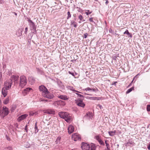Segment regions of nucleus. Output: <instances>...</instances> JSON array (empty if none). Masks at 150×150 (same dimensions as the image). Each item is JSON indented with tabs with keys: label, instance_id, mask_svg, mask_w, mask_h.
Here are the masks:
<instances>
[{
	"label": "nucleus",
	"instance_id": "f257e3e1",
	"mask_svg": "<svg viewBox=\"0 0 150 150\" xmlns=\"http://www.w3.org/2000/svg\"><path fill=\"white\" fill-rule=\"evenodd\" d=\"M12 82L10 81L8 82H5L4 85L5 87H4L2 89L1 93L4 96V97H5L7 95L8 93L7 90L10 88L11 86Z\"/></svg>",
	"mask_w": 150,
	"mask_h": 150
},
{
	"label": "nucleus",
	"instance_id": "f03ea898",
	"mask_svg": "<svg viewBox=\"0 0 150 150\" xmlns=\"http://www.w3.org/2000/svg\"><path fill=\"white\" fill-rule=\"evenodd\" d=\"M59 115L61 118L64 119L68 122H69L71 120V117L67 112H59Z\"/></svg>",
	"mask_w": 150,
	"mask_h": 150
},
{
	"label": "nucleus",
	"instance_id": "7ed1b4c3",
	"mask_svg": "<svg viewBox=\"0 0 150 150\" xmlns=\"http://www.w3.org/2000/svg\"><path fill=\"white\" fill-rule=\"evenodd\" d=\"M27 79L24 76H21L20 77L19 86L22 88L25 86L27 83Z\"/></svg>",
	"mask_w": 150,
	"mask_h": 150
},
{
	"label": "nucleus",
	"instance_id": "20e7f679",
	"mask_svg": "<svg viewBox=\"0 0 150 150\" xmlns=\"http://www.w3.org/2000/svg\"><path fill=\"white\" fill-rule=\"evenodd\" d=\"M19 79V76L17 75H12L11 76V79L8 81L7 82H10V81H11L12 83V81L14 82L15 84L18 83V80Z\"/></svg>",
	"mask_w": 150,
	"mask_h": 150
},
{
	"label": "nucleus",
	"instance_id": "39448f33",
	"mask_svg": "<svg viewBox=\"0 0 150 150\" xmlns=\"http://www.w3.org/2000/svg\"><path fill=\"white\" fill-rule=\"evenodd\" d=\"M42 95L44 97L50 99H52L53 97V95L48 91L44 93V94Z\"/></svg>",
	"mask_w": 150,
	"mask_h": 150
},
{
	"label": "nucleus",
	"instance_id": "423d86ee",
	"mask_svg": "<svg viewBox=\"0 0 150 150\" xmlns=\"http://www.w3.org/2000/svg\"><path fill=\"white\" fill-rule=\"evenodd\" d=\"M76 103L78 106L82 108H84L85 105L83 100L80 99H78L76 100Z\"/></svg>",
	"mask_w": 150,
	"mask_h": 150
},
{
	"label": "nucleus",
	"instance_id": "0eeeda50",
	"mask_svg": "<svg viewBox=\"0 0 150 150\" xmlns=\"http://www.w3.org/2000/svg\"><path fill=\"white\" fill-rule=\"evenodd\" d=\"M81 148L83 150H89L90 146L87 143L82 142L81 144Z\"/></svg>",
	"mask_w": 150,
	"mask_h": 150
},
{
	"label": "nucleus",
	"instance_id": "6e6552de",
	"mask_svg": "<svg viewBox=\"0 0 150 150\" xmlns=\"http://www.w3.org/2000/svg\"><path fill=\"white\" fill-rule=\"evenodd\" d=\"M39 90L42 92V95L44 94V93H45L48 91L44 85H42L39 86Z\"/></svg>",
	"mask_w": 150,
	"mask_h": 150
},
{
	"label": "nucleus",
	"instance_id": "1a4fd4ad",
	"mask_svg": "<svg viewBox=\"0 0 150 150\" xmlns=\"http://www.w3.org/2000/svg\"><path fill=\"white\" fill-rule=\"evenodd\" d=\"M72 138L74 141H76L81 139L79 135L76 133L73 134L72 135Z\"/></svg>",
	"mask_w": 150,
	"mask_h": 150
},
{
	"label": "nucleus",
	"instance_id": "9d476101",
	"mask_svg": "<svg viewBox=\"0 0 150 150\" xmlns=\"http://www.w3.org/2000/svg\"><path fill=\"white\" fill-rule=\"evenodd\" d=\"M95 138L98 141L99 144L103 146L105 145L104 143L100 139V137L99 135H97L95 137Z\"/></svg>",
	"mask_w": 150,
	"mask_h": 150
},
{
	"label": "nucleus",
	"instance_id": "9b49d317",
	"mask_svg": "<svg viewBox=\"0 0 150 150\" xmlns=\"http://www.w3.org/2000/svg\"><path fill=\"white\" fill-rule=\"evenodd\" d=\"M9 112L8 108L5 106H4L2 114H4L5 116L7 115L8 114Z\"/></svg>",
	"mask_w": 150,
	"mask_h": 150
},
{
	"label": "nucleus",
	"instance_id": "f8f14e48",
	"mask_svg": "<svg viewBox=\"0 0 150 150\" xmlns=\"http://www.w3.org/2000/svg\"><path fill=\"white\" fill-rule=\"evenodd\" d=\"M32 89L30 88H27L23 90L22 91V94L24 96H25L28 94L29 92L32 90Z\"/></svg>",
	"mask_w": 150,
	"mask_h": 150
},
{
	"label": "nucleus",
	"instance_id": "ddd939ff",
	"mask_svg": "<svg viewBox=\"0 0 150 150\" xmlns=\"http://www.w3.org/2000/svg\"><path fill=\"white\" fill-rule=\"evenodd\" d=\"M43 112L44 113H47L49 114H55V111L53 110L52 109L44 110Z\"/></svg>",
	"mask_w": 150,
	"mask_h": 150
},
{
	"label": "nucleus",
	"instance_id": "4468645a",
	"mask_svg": "<svg viewBox=\"0 0 150 150\" xmlns=\"http://www.w3.org/2000/svg\"><path fill=\"white\" fill-rule=\"evenodd\" d=\"M28 115L27 114H25L23 115L19 116L18 118V120L19 122H20L22 120L25 119L27 116Z\"/></svg>",
	"mask_w": 150,
	"mask_h": 150
},
{
	"label": "nucleus",
	"instance_id": "2eb2a0df",
	"mask_svg": "<svg viewBox=\"0 0 150 150\" xmlns=\"http://www.w3.org/2000/svg\"><path fill=\"white\" fill-rule=\"evenodd\" d=\"M74 130V128L72 126L70 125L68 127V132L69 134H71L72 133Z\"/></svg>",
	"mask_w": 150,
	"mask_h": 150
},
{
	"label": "nucleus",
	"instance_id": "dca6fc26",
	"mask_svg": "<svg viewBox=\"0 0 150 150\" xmlns=\"http://www.w3.org/2000/svg\"><path fill=\"white\" fill-rule=\"evenodd\" d=\"M85 90L86 91H93L95 92H97L98 91V89L96 87L95 88H90L89 87H87L85 89Z\"/></svg>",
	"mask_w": 150,
	"mask_h": 150
},
{
	"label": "nucleus",
	"instance_id": "f3484780",
	"mask_svg": "<svg viewBox=\"0 0 150 150\" xmlns=\"http://www.w3.org/2000/svg\"><path fill=\"white\" fill-rule=\"evenodd\" d=\"M85 117H87L88 119H92L93 117V114L91 112H88L86 113Z\"/></svg>",
	"mask_w": 150,
	"mask_h": 150
},
{
	"label": "nucleus",
	"instance_id": "a211bd4d",
	"mask_svg": "<svg viewBox=\"0 0 150 150\" xmlns=\"http://www.w3.org/2000/svg\"><path fill=\"white\" fill-rule=\"evenodd\" d=\"M28 22L32 28L34 30H35L36 27L34 23L31 20L29 19L28 20Z\"/></svg>",
	"mask_w": 150,
	"mask_h": 150
},
{
	"label": "nucleus",
	"instance_id": "6ab92c4d",
	"mask_svg": "<svg viewBox=\"0 0 150 150\" xmlns=\"http://www.w3.org/2000/svg\"><path fill=\"white\" fill-rule=\"evenodd\" d=\"M28 81L31 84H33L35 82V79L32 76L29 77L28 78Z\"/></svg>",
	"mask_w": 150,
	"mask_h": 150
},
{
	"label": "nucleus",
	"instance_id": "aec40b11",
	"mask_svg": "<svg viewBox=\"0 0 150 150\" xmlns=\"http://www.w3.org/2000/svg\"><path fill=\"white\" fill-rule=\"evenodd\" d=\"M58 98H60L61 99L66 100L68 99V98H67V96H64V95H60L58 96Z\"/></svg>",
	"mask_w": 150,
	"mask_h": 150
},
{
	"label": "nucleus",
	"instance_id": "412c9836",
	"mask_svg": "<svg viewBox=\"0 0 150 150\" xmlns=\"http://www.w3.org/2000/svg\"><path fill=\"white\" fill-rule=\"evenodd\" d=\"M124 34H126L128 36V37L132 38V34L129 32V31L127 30L124 33Z\"/></svg>",
	"mask_w": 150,
	"mask_h": 150
},
{
	"label": "nucleus",
	"instance_id": "4be33fe9",
	"mask_svg": "<svg viewBox=\"0 0 150 150\" xmlns=\"http://www.w3.org/2000/svg\"><path fill=\"white\" fill-rule=\"evenodd\" d=\"M71 25H73L74 28H76L77 26V23L74 21H71Z\"/></svg>",
	"mask_w": 150,
	"mask_h": 150
},
{
	"label": "nucleus",
	"instance_id": "5701e85b",
	"mask_svg": "<svg viewBox=\"0 0 150 150\" xmlns=\"http://www.w3.org/2000/svg\"><path fill=\"white\" fill-rule=\"evenodd\" d=\"M116 132L114 131H110L108 132V133L110 136H112L115 135V134Z\"/></svg>",
	"mask_w": 150,
	"mask_h": 150
},
{
	"label": "nucleus",
	"instance_id": "b1692460",
	"mask_svg": "<svg viewBox=\"0 0 150 150\" xmlns=\"http://www.w3.org/2000/svg\"><path fill=\"white\" fill-rule=\"evenodd\" d=\"M16 108V106L15 105H13L11 109V112H13L14 111Z\"/></svg>",
	"mask_w": 150,
	"mask_h": 150
},
{
	"label": "nucleus",
	"instance_id": "393cba45",
	"mask_svg": "<svg viewBox=\"0 0 150 150\" xmlns=\"http://www.w3.org/2000/svg\"><path fill=\"white\" fill-rule=\"evenodd\" d=\"M61 139V137H58L57 138L56 140L55 141L56 144H59L60 143V141Z\"/></svg>",
	"mask_w": 150,
	"mask_h": 150
},
{
	"label": "nucleus",
	"instance_id": "a878e982",
	"mask_svg": "<svg viewBox=\"0 0 150 150\" xmlns=\"http://www.w3.org/2000/svg\"><path fill=\"white\" fill-rule=\"evenodd\" d=\"M134 89V88L133 87H132V88H130L128 89L126 91V93L127 94V93H129L131 91H132Z\"/></svg>",
	"mask_w": 150,
	"mask_h": 150
},
{
	"label": "nucleus",
	"instance_id": "bb28decb",
	"mask_svg": "<svg viewBox=\"0 0 150 150\" xmlns=\"http://www.w3.org/2000/svg\"><path fill=\"white\" fill-rule=\"evenodd\" d=\"M35 133H36L38 132V129L37 125V122L35 123Z\"/></svg>",
	"mask_w": 150,
	"mask_h": 150
},
{
	"label": "nucleus",
	"instance_id": "cd10ccee",
	"mask_svg": "<svg viewBox=\"0 0 150 150\" xmlns=\"http://www.w3.org/2000/svg\"><path fill=\"white\" fill-rule=\"evenodd\" d=\"M105 143L106 144V146H107V149L108 150H110V147H109L110 145L106 141H105Z\"/></svg>",
	"mask_w": 150,
	"mask_h": 150
},
{
	"label": "nucleus",
	"instance_id": "c85d7f7f",
	"mask_svg": "<svg viewBox=\"0 0 150 150\" xmlns=\"http://www.w3.org/2000/svg\"><path fill=\"white\" fill-rule=\"evenodd\" d=\"M96 149V147L95 146L94 144H92L91 146V150H95Z\"/></svg>",
	"mask_w": 150,
	"mask_h": 150
},
{
	"label": "nucleus",
	"instance_id": "c756f323",
	"mask_svg": "<svg viewBox=\"0 0 150 150\" xmlns=\"http://www.w3.org/2000/svg\"><path fill=\"white\" fill-rule=\"evenodd\" d=\"M9 100L8 98H7L4 101V103L5 104H7L9 102Z\"/></svg>",
	"mask_w": 150,
	"mask_h": 150
},
{
	"label": "nucleus",
	"instance_id": "7c9ffc66",
	"mask_svg": "<svg viewBox=\"0 0 150 150\" xmlns=\"http://www.w3.org/2000/svg\"><path fill=\"white\" fill-rule=\"evenodd\" d=\"M67 14L68 16H67V19H68L69 18L71 17V15L70 13V12L69 11L67 13Z\"/></svg>",
	"mask_w": 150,
	"mask_h": 150
},
{
	"label": "nucleus",
	"instance_id": "2f4dec72",
	"mask_svg": "<svg viewBox=\"0 0 150 150\" xmlns=\"http://www.w3.org/2000/svg\"><path fill=\"white\" fill-rule=\"evenodd\" d=\"M97 108L99 109L100 108V109L103 108V107L102 105H98L97 106Z\"/></svg>",
	"mask_w": 150,
	"mask_h": 150
},
{
	"label": "nucleus",
	"instance_id": "473e14b6",
	"mask_svg": "<svg viewBox=\"0 0 150 150\" xmlns=\"http://www.w3.org/2000/svg\"><path fill=\"white\" fill-rule=\"evenodd\" d=\"M139 75V74H137L136 76H135L134 78H133V80L132 81V82H131V83H130V84L129 85V86H130V85H131L132 83L133 82V81L134 80V79L135 78H137V76L138 75Z\"/></svg>",
	"mask_w": 150,
	"mask_h": 150
},
{
	"label": "nucleus",
	"instance_id": "72a5a7b5",
	"mask_svg": "<svg viewBox=\"0 0 150 150\" xmlns=\"http://www.w3.org/2000/svg\"><path fill=\"white\" fill-rule=\"evenodd\" d=\"M29 115L30 116H32L35 115L34 112H33L32 111H31L29 112Z\"/></svg>",
	"mask_w": 150,
	"mask_h": 150
},
{
	"label": "nucleus",
	"instance_id": "f704fd0d",
	"mask_svg": "<svg viewBox=\"0 0 150 150\" xmlns=\"http://www.w3.org/2000/svg\"><path fill=\"white\" fill-rule=\"evenodd\" d=\"M72 91H73L78 96H79V94H79L78 93H77L76 92H79V93H81V92H79V91H76L74 89H73L72 90Z\"/></svg>",
	"mask_w": 150,
	"mask_h": 150
},
{
	"label": "nucleus",
	"instance_id": "c9c22d12",
	"mask_svg": "<svg viewBox=\"0 0 150 150\" xmlns=\"http://www.w3.org/2000/svg\"><path fill=\"white\" fill-rule=\"evenodd\" d=\"M87 11H88L87 12L86 11L85 13L87 15H89L92 12H89V10H87Z\"/></svg>",
	"mask_w": 150,
	"mask_h": 150
},
{
	"label": "nucleus",
	"instance_id": "e433bc0d",
	"mask_svg": "<svg viewBox=\"0 0 150 150\" xmlns=\"http://www.w3.org/2000/svg\"><path fill=\"white\" fill-rule=\"evenodd\" d=\"M79 18L80 20L82 21L83 19V17L81 15H80L79 16Z\"/></svg>",
	"mask_w": 150,
	"mask_h": 150
},
{
	"label": "nucleus",
	"instance_id": "4c0bfd02",
	"mask_svg": "<svg viewBox=\"0 0 150 150\" xmlns=\"http://www.w3.org/2000/svg\"><path fill=\"white\" fill-rule=\"evenodd\" d=\"M147 110L148 111H150V105H148L147 106Z\"/></svg>",
	"mask_w": 150,
	"mask_h": 150
},
{
	"label": "nucleus",
	"instance_id": "58836bf2",
	"mask_svg": "<svg viewBox=\"0 0 150 150\" xmlns=\"http://www.w3.org/2000/svg\"><path fill=\"white\" fill-rule=\"evenodd\" d=\"M92 99V100H99L98 99V98L96 97H93V98H91Z\"/></svg>",
	"mask_w": 150,
	"mask_h": 150
},
{
	"label": "nucleus",
	"instance_id": "ea45409f",
	"mask_svg": "<svg viewBox=\"0 0 150 150\" xmlns=\"http://www.w3.org/2000/svg\"><path fill=\"white\" fill-rule=\"evenodd\" d=\"M41 101H45V102H50L51 101V100H47L45 99V100H42Z\"/></svg>",
	"mask_w": 150,
	"mask_h": 150
},
{
	"label": "nucleus",
	"instance_id": "a19ab883",
	"mask_svg": "<svg viewBox=\"0 0 150 150\" xmlns=\"http://www.w3.org/2000/svg\"><path fill=\"white\" fill-rule=\"evenodd\" d=\"M5 149H6V150H12V148L10 147L6 148Z\"/></svg>",
	"mask_w": 150,
	"mask_h": 150
},
{
	"label": "nucleus",
	"instance_id": "79ce46f5",
	"mask_svg": "<svg viewBox=\"0 0 150 150\" xmlns=\"http://www.w3.org/2000/svg\"><path fill=\"white\" fill-rule=\"evenodd\" d=\"M88 35V34L87 33H85V34H84L83 38H86L87 37Z\"/></svg>",
	"mask_w": 150,
	"mask_h": 150
},
{
	"label": "nucleus",
	"instance_id": "37998d69",
	"mask_svg": "<svg viewBox=\"0 0 150 150\" xmlns=\"http://www.w3.org/2000/svg\"><path fill=\"white\" fill-rule=\"evenodd\" d=\"M110 33H113V31L111 28H110L109 30Z\"/></svg>",
	"mask_w": 150,
	"mask_h": 150
},
{
	"label": "nucleus",
	"instance_id": "c03bdc74",
	"mask_svg": "<svg viewBox=\"0 0 150 150\" xmlns=\"http://www.w3.org/2000/svg\"><path fill=\"white\" fill-rule=\"evenodd\" d=\"M25 130L26 132H28V127L27 125H26L25 128Z\"/></svg>",
	"mask_w": 150,
	"mask_h": 150
},
{
	"label": "nucleus",
	"instance_id": "a18cd8bd",
	"mask_svg": "<svg viewBox=\"0 0 150 150\" xmlns=\"http://www.w3.org/2000/svg\"><path fill=\"white\" fill-rule=\"evenodd\" d=\"M28 30V28L27 27L26 28H25V34H27Z\"/></svg>",
	"mask_w": 150,
	"mask_h": 150
},
{
	"label": "nucleus",
	"instance_id": "49530a36",
	"mask_svg": "<svg viewBox=\"0 0 150 150\" xmlns=\"http://www.w3.org/2000/svg\"><path fill=\"white\" fill-rule=\"evenodd\" d=\"M93 18H90L89 19V20L91 21V22H93Z\"/></svg>",
	"mask_w": 150,
	"mask_h": 150
},
{
	"label": "nucleus",
	"instance_id": "de8ad7c7",
	"mask_svg": "<svg viewBox=\"0 0 150 150\" xmlns=\"http://www.w3.org/2000/svg\"><path fill=\"white\" fill-rule=\"evenodd\" d=\"M80 97V98H81L82 97H83V96L81 95V94H79V96Z\"/></svg>",
	"mask_w": 150,
	"mask_h": 150
},
{
	"label": "nucleus",
	"instance_id": "09e8293b",
	"mask_svg": "<svg viewBox=\"0 0 150 150\" xmlns=\"http://www.w3.org/2000/svg\"><path fill=\"white\" fill-rule=\"evenodd\" d=\"M147 148L149 150H150V144L148 146Z\"/></svg>",
	"mask_w": 150,
	"mask_h": 150
},
{
	"label": "nucleus",
	"instance_id": "8fccbe9b",
	"mask_svg": "<svg viewBox=\"0 0 150 150\" xmlns=\"http://www.w3.org/2000/svg\"><path fill=\"white\" fill-rule=\"evenodd\" d=\"M106 2H105V4H108V2H108V1L107 0H106Z\"/></svg>",
	"mask_w": 150,
	"mask_h": 150
},
{
	"label": "nucleus",
	"instance_id": "3c124183",
	"mask_svg": "<svg viewBox=\"0 0 150 150\" xmlns=\"http://www.w3.org/2000/svg\"><path fill=\"white\" fill-rule=\"evenodd\" d=\"M91 98H93V97H88V98L89 99L92 100V99Z\"/></svg>",
	"mask_w": 150,
	"mask_h": 150
},
{
	"label": "nucleus",
	"instance_id": "603ef678",
	"mask_svg": "<svg viewBox=\"0 0 150 150\" xmlns=\"http://www.w3.org/2000/svg\"><path fill=\"white\" fill-rule=\"evenodd\" d=\"M34 113H35V115H37L38 114L37 112H35Z\"/></svg>",
	"mask_w": 150,
	"mask_h": 150
},
{
	"label": "nucleus",
	"instance_id": "864d4df0",
	"mask_svg": "<svg viewBox=\"0 0 150 150\" xmlns=\"http://www.w3.org/2000/svg\"><path fill=\"white\" fill-rule=\"evenodd\" d=\"M69 74H71L73 75V74L72 73H71V72H70V71H69Z\"/></svg>",
	"mask_w": 150,
	"mask_h": 150
},
{
	"label": "nucleus",
	"instance_id": "5fc2aeb1",
	"mask_svg": "<svg viewBox=\"0 0 150 150\" xmlns=\"http://www.w3.org/2000/svg\"><path fill=\"white\" fill-rule=\"evenodd\" d=\"M14 13L15 15H16V16H17V13L15 12H14Z\"/></svg>",
	"mask_w": 150,
	"mask_h": 150
},
{
	"label": "nucleus",
	"instance_id": "6e6d98bb",
	"mask_svg": "<svg viewBox=\"0 0 150 150\" xmlns=\"http://www.w3.org/2000/svg\"><path fill=\"white\" fill-rule=\"evenodd\" d=\"M79 23H81V21H79Z\"/></svg>",
	"mask_w": 150,
	"mask_h": 150
},
{
	"label": "nucleus",
	"instance_id": "4d7b16f0",
	"mask_svg": "<svg viewBox=\"0 0 150 150\" xmlns=\"http://www.w3.org/2000/svg\"><path fill=\"white\" fill-rule=\"evenodd\" d=\"M85 21V20H83V21Z\"/></svg>",
	"mask_w": 150,
	"mask_h": 150
},
{
	"label": "nucleus",
	"instance_id": "13d9d810",
	"mask_svg": "<svg viewBox=\"0 0 150 150\" xmlns=\"http://www.w3.org/2000/svg\"><path fill=\"white\" fill-rule=\"evenodd\" d=\"M87 95H90V94H87Z\"/></svg>",
	"mask_w": 150,
	"mask_h": 150
},
{
	"label": "nucleus",
	"instance_id": "bf43d9fd",
	"mask_svg": "<svg viewBox=\"0 0 150 150\" xmlns=\"http://www.w3.org/2000/svg\"><path fill=\"white\" fill-rule=\"evenodd\" d=\"M94 0L95 1H97V0Z\"/></svg>",
	"mask_w": 150,
	"mask_h": 150
},
{
	"label": "nucleus",
	"instance_id": "052dcab7",
	"mask_svg": "<svg viewBox=\"0 0 150 150\" xmlns=\"http://www.w3.org/2000/svg\"><path fill=\"white\" fill-rule=\"evenodd\" d=\"M117 83V82H115V83Z\"/></svg>",
	"mask_w": 150,
	"mask_h": 150
},
{
	"label": "nucleus",
	"instance_id": "680f3d73",
	"mask_svg": "<svg viewBox=\"0 0 150 150\" xmlns=\"http://www.w3.org/2000/svg\"><path fill=\"white\" fill-rule=\"evenodd\" d=\"M115 34H116V35H117V33H115Z\"/></svg>",
	"mask_w": 150,
	"mask_h": 150
},
{
	"label": "nucleus",
	"instance_id": "e2e57ef3",
	"mask_svg": "<svg viewBox=\"0 0 150 150\" xmlns=\"http://www.w3.org/2000/svg\"><path fill=\"white\" fill-rule=\"evenodd\" d=\"M115 34H116V35H117V33H115Z\"/></svg>",
	"mask_w": 150,
	"mask_h": 150
}]
</instances>
